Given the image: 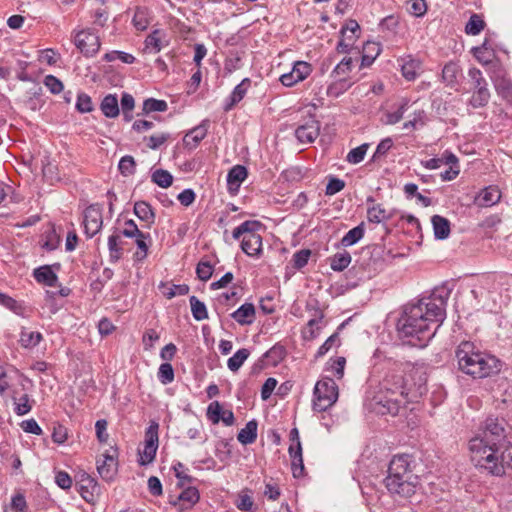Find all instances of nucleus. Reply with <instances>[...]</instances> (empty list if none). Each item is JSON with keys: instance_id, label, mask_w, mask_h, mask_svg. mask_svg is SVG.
Wrapping results in <instances>:
<instances>
[{"instance_id": "nucleus-4", "label": "nucleus", "mask_w": 512, "mask_h": 512, "mask_svg": "<svg viewBox=\"0 0 512 512\" xmlns=\"http://www.w3.org/2000/svg\"><path fill=\"white\" fill-rule=\"evenodd\" d=\"M412 462V456L409 454H398L390 460L387 475L383 480L390 495L408 499L415 494L418 477L412 471Z\"/></svg>"}, {"instance_id": "nucleus-26", "label": "nucleus", "mask_w": 512, "mask_h": 512, "mask_svg": "<svg viewBox=\"0 0 512 512\" xmlns=\"http://www.w3.org/2000/svg\"><path fill=\"white\" fill-rule=\"evenodd\" d=\"M457 161V157L450 151H445L441 157L432 158L426 161H422V165L429 169L434 170L440 168L443 164H449Z\"/></svg>"}, {"instance_id": "nucleus-34", "label": "nucleus", "mask_w": 512, "mask_h": 512, "mask_svg": "<svg viewBox=\"0 0 512 512\" xmlns=\"http://www.w3.org/2000/svg\"><path fill=\"white\" fill-rule=\"evenodd\" d=\"M189 302L195 320L202 321L208 318V311L204 302L200 301L196 296H191Z\"/></svg>"}, {"instance_id": "nucleus-51", "label": "nucleus", "mask_w": 512, "mask_h": 512, "mask_svg": "<svg viewBox=\"0 0 512 512\" xmlns=\"http://www.w3.org/2000/svg\"><path fill=\"white\" fill-rule=\"evenodd\" d=\"M419 63L411 60L402 65L401 71L402 75L408 81L414 80L418 76Z\"/></svg>"}, {"instance_id": "nucleus-5", "label": "nucleus", "mask_w": 512, "mask_h": 512, "mask_svg": "<svg viewBox=\"0 0 512 512\" xmlns=\"http://www.w3.org/2000/svg\"><path fill=\"white\" fill-rule=\"evenodd\" d=\"M458 368L473 378H485L500 370V361L487 353L480 352L469 341H463L456 349Z\"/></svg>"}, {"instance_id": "nucleus-57", "label": "nucleus", "mask_w": 512, "mask_h": 512, "mask_svg": "<svg viewBox=\"0 0 512 512\" xmlns=\"http://www.w3.org/2000/svg\"><path fill=\"white\" fill-rule=\"evenodd\" d=\"M199 498V492L195 487H188L178 497L179 500L187 501L190 505L197 503Z\"/></svg>"}, {"instance_id": "nucleus-37", "label": "nucleus", "mask_w": 512, "mask_h": 512, "mask_svg": "<svg viewBox=\"0 0 512 512\" xmlns=\"http://www.w3.org/2000/svg\"><path fill=\"white\" fill-rule=\"evenodd\" d=\"M250 352L246 348L239 349L232 357L227 361V366L232 372H236L240 369L243 363L249 357Z\"/></svg>"}, {"instance_id": "nucleus-31", "label": "nucleus", "mask_w": 512, "mask_h": 512, "mask_svg": "<svg viewBox=\"0 0 512 512\" xmlns=\"http://www.w3.org/2000/svg\"><path fill=\"white\" fill-rule=\"evenodd\" d=\"M0 305L5 308L11 310L16 315L24 316L25 315V307L22 302L15 300L7 294L0 292Z\"/></svg>"}, {"instance_id": "nucleus-40", "label": "nucleus", "mask_w": 512, "mask_h": 512, "mask_svg": "<svg viewBox=\"0 0 512 512\" xmlns=\"http://www.w3.org/2000/svg\"><path fill=\"white\" fill-rule=\"evenodd\" d=\"M485 26V22L482 17L478 14H472L466 23L465 32L468 35H478Z\"/></svg>"}, {"instance_id": "nucleus-27", "label": "nucleus", "mask_w": 512, "mask_h": 512, "mask_svg": "<svg viewBox=\"0 0 512 512\" xmlns=\"http://www.w3.org/2000/svg\"><path fill=\"white\" fill-rule=\"evenodd\" d=\"M390 217L391 214L381 204H375L367 209V218L371 223L379 224Z\"/></svg>"}, {"instance_id": "nucleus-9", "label": "nucleus", "mask_w": 512, "mask_h": 512, "mask_svg": "<svg viewBox=\"0 0 512 512\" xmlns=\"http://www.w3.org/2000/svg\"><path fill=\"white\" fill-rule=\"evenodd\" d=\"M158 429V423L152 421L145 432V446L140 459L141 465H147L155 459L158 448Z\"/></svg>"}, {"instance_id": "nucleus-8", "label": "nucleus", "mask_w": 512, "mask_h": 512, "mask_svg": "<svg viewBox=\"0 0 512 512\" xmlns=\"http://www.w3.org/2000/svg\"><path fill=\"white\" fill-rule=\"evenodd\" d=\"M74 44L86 57L94 56L100 49L99 37L90 30L78 31L74 36Z\"/></svg>"}, {"instance_id": "nucleus-54", "label": "nucleus", "mask_w": 512, "mask_h": 512, "mask_svg": "<svg viewBox=\"0 0 512 512\" xmlns=\"http://www.w3.org/2000/svg\"><path fill=\"white\" fill-rule=\"evenodd\" d=\"M196 274L202 281H207L213 274V266L207 261H200L196 267Z\"/></svg>"}, {"instance_id": "nucleus-6", "label": "nucleus", "mask_w": 512, "mask_h": 512, "mask_svg": "<svg viewBox=\"0 0 512 512\" xmlns=\"http://www.w3.org/2000/svg\"><path fill=\"white\" fill-rule=\"evenodd\" d=\"M313 408L318 412L326 411L338 399V387L332 378L319 380L314 387Z\"/></svg>"}, {"instance_id": "nucleus-53", "label": "nucleus", "mask_w": 512, "mask_h": 512, "mask_svg": "<svg viewBox=\"0 0 512 512\" xmlns=\"http://www.w3.org/2000/svg\"><path fill=\"white\" fill-rule=\"evenodd\" d=\"M76 109L80 113H88L93 110L91 97L85 93L78 94Z\"/></svg>"}, {"instance_id": "nucleus-42", "label": "nucleus", "mask_w": 512, "mask_h": 512, "mask_svg": "<svg viewBox=\"0 0 512 512\" xmlns=\"http://www.w3.org/2000/svg\"><path fill=\"white\" fill-rule=\"evenodd\" d=\"M168 109L167 102L154 98H148L143 103V112L145 114L151 112H165Z\"/></svg>"}, {"instance_id": "nucleus-7", "label": "nucleus", "mask_w": 512, "mask_h": 512, "mask_svg": "<svg viewBox=\"0 0 512 512\" xmlns=\"http://www.w3.org/2000/svg\"><path fill=\"white\" fill-rule=\"evenodd\" d=\"M471 98L469 104L473 108H481L488 104L491 94L488 88V83L484 78L482 72L473 67L468 71Z\"/></svg>"}, {"instance_id": "nucleus-12", "label": "nucleus", "mask_w": 512, "mask_h": 512, "mask_svg": "<svg viewBox=\"0 0 512 512\" xmlns=\"http://www.w3.org/2000/svg\"><path fill=\"white\" fill-rule=\"evenodd\" d=\"M320 124L315 119H309L295 130V136L301 143H312L319 135Z\"/></svg>"}, {"instance_id": "nucleus-58", "label": "nucleus", "mask_w": 512, "mask_h": 512, "mask_svg": "<svg viewBox=\"0 0 512 512\" xmlns=\"http://www.w3.org/2000/svg\"><path fill=\"white\" fill-rule=\"evenodd\" d=\"M222 406L218 401L209 404L207 408V416L213 423H218L222 414Z\"/></svg>"}, {"instance_id": "nucleus-46", "label": "nucleus", "mask_w": 512, "mask_h": 512, "mask_svg": "<svg viewBox=\"0 0 512 512\" xmlns=\"http://www.w3.org/2000/svg\"><path fill=\"white\" fill-rule=\"evenodd\" d=\"M135 160L130 155L123 156L118 164V169L123 176H130L135 173Z\"/></svg>"}, {"instance_id": "nucleus-47", "label": "nucleus", "mask_w": 512, "mask_h": 512, "mask_svg": "<svg viewBox=\"0 0 512 512\" xmlns=\"http://www.w3.org/2000/svg\"><path fill=\"white\" fill-rule=\"evenodd\" d=\"M474 56L476 59L482 63L483 65H490L492 63L493 53L486 47V42L483 43L480 47H475L473 49Z\"/></svg>"}, {"instance_id": "nucleus-19", "label": "nucleus", "mask_w": 512, "mask_h": 512, "mask_svg": "<svg viewBox=\"0 0 512 512\" xmlns=\"http://www.w3.org/2000/svg\"><path fill=\"white\" fill-rule=\"evenodd\" d=\"M207 134V124L202 123L199 126L191 129L184 137L183 142L186 147L195 148L199 142L204 139Z\"/></svg>"}, {"instance_id": "nucleus-13", "label": "nucleus", "mask_w": 512, "mask_h": 512, "mask_svg": "<svg viewBox=\"0 0 512 512\" xmlns=\"http://www.w3.org/2000/svg\"><path fill=\"white\" fill-rule=\"evenodd\" d=\"M241 248L248 256H256L262 250V237L255 232L245 235L241 242Z\"/></svg>"}, {"instance_id": "nucleus-39", "label": "nucleus", "mask_w": 512, "mask_h": 512, "mask_svg": "<svg viewBox=\"0 0 512 512\" xmlns=\"http://www.w3.org/2000/svg\"><path fill=\"white\" fill-rule=\"evenodd\" d=\"M285 356L286 350L281 345H274L263 355L267 359L268 364L272 366H276Z\"/></svg>"}, {"instance_id": "nucleus-23", "label": "nucleus", "mask_w": 512, "mask_h": 512, "mask_svg": "<svg viewBox=\"0 0 512 512\" xmlns=\"http://www.w3.org/2000/svg\"><path fill=\"white\" fill-rule=\"evenodd\" d=\"M431 222L436 239L444 240L448 238L450 234V223L446 218L440 215H434L431 219Z\"/></svg>"}, {"instance_id": "nucleus-18", "label": "nucleus", "mask_w": 512, "mask_h": 512, "mask_svg": "<svg viewBox=\"0 0 512 512\" xmlns=\"http://www.w3.org/2000/svg\"><path fill=\"white\" fill-rule=\"evenodd\" d=\"M33 276L37 282L45 284L50 287L56 286L58 281L57 275L52 271L51 267L48 265L36 268L33 272Z\"/></svg>"}, {"instance_id": "nucleus-25", "label": "nucleus", "mask_w": 512, "mask_h": 512, "mask_svg": "<svg viewBox=\"0 0 512 512\" xmlns=\"http://www.w3.org/2000/svg\"><path fill=\"white\" fill-rule=\"evenodd\" d=\"M134 213L140 220L147 222L149 225L155 221V213L151 205L145 201H137L134 204Z\"/></svg>"}, {"instance_id": "nucleus-43", "label": "nucleus", "mask_w": 512, "mask_h": 512, "mask_svg": "<svg viewBox=\"0 0 512 512\" xmlns=\"http://www.w3.org/2000/svg\"><path fill=\"white\" fill-rule=\"evenodd\" d=\"M151 178L155 184L162 188H168L169 186L172 185L173 182L172 175L168 171L163 169H157L156 171H154Z\"/></svg>"}, {"instance_id": "nucleus-52", "label": "nucleus", "mask_w": 512, "mask_h": 512, "mask_svg": "<svg viewBox=\"0 0 512 512\" xmlns=\"http://www.w3.org/2000/svg\"><path fill=\"white\" fill-rule=\"evenodd\" d=\"M408 11L410 14L421 17L427 11V5L425 0H409L408 1Z\"/></svg>"}, {"instance_id": "nucleus-22", "label": "nucleus", "mask_w": 512, "mask_h": 512, "mask_svg": "<svg viewBox=\"0 0 512 512\" xmlns=\"http://www.w3.org/2000/svg\"><path fill=\"white\" fill-rule=\"evenodd\" d=\"M257 428L258 424L256 420L247 422L245 427L239 431L237 440L243 445L254 443L257 438Z\"/></svg>"}, {"instance_id": "nucleus-11", "label": "nucleus", "mask_w": 512, "mask_h": 512, "mask_svg": "<svg viewBox=\"0 0 512 512\" xmlns=\"http://www.w3.org/2000/svg\"><path fill=\"white\" fill-rule=\"evenodd\" d=\"M311 72V64L305 61H297L294 63L290 72L281 75L280 82L286 87H292L296 83L306 79Z\"/></svg>"}, {"instance_id": "nucleus-61", "label": "nucleus", "mask_w": 512, "mask_h": 512, "mask_svg": "<svg viewBox=\"0 0 512 512\" xmlns=\"http://www.w3.org/2000/svg\"><path fill=\"white\" fill-rule=\"evenodd\" d=\"M393 146V141L391 138H385L383 139L378 145H377V148H376V151L373 155V159L376 160L382 156H385L386 153L392 148Z\"/></svg>"}, {"instance_id": "nucleus-1", "label": "nucleus", "mask_w": 512, "mask_h": 512, "mask_svg": "<svg viewBox=\"0 0 512 512\" xmlns=\"http://www.w3.org/2000/svg\"><path fill=\"white\" fill-rule=\"evenodd\" d=\"M449 295L448 289L437 287L429 297L407 305L397 322L399 337L411 338L413 346L425 347L446 317Z\"/></svg>"}, {"instance_id": "nucleus-10", "label": "nucleus", "mask_w": 512, "mask_h": 512, "mask_svg": "<svg viewBox=\"0 0 512 512\" xmlns=\"http://www.w3.org/2000/svg\"><path fill=\"white\" fill-rule=\"evenodd\" d=\"M102 208L97 204L88 206L84 211V230L87 237L92 238L102 228Z\"/></svg>"}, {"instance_id": "nucleus-50", "label": "nucleus", "mask_w": 512, "mask_h": 512, "mask_svg": "<svg viewBox=\"0 0 512 512\" xmlns=\"http://www.w3.org/2000/svg\"><path fill=\"white\" fill-rule=\"evenodd\" d=\"M322 318H323V315L320 314L318 317L313 318L308 322L307 328L304 331L305 339H314L318 336L319 330H320L319 324L321 323Z\"/></svg>"}, {"instance_id": "nucleus-20", "label": "nucleus", "mask_w": 512, "mask_h": 512, "mask_svg": "<svg viewBox=\"0 0 512 512\" xmlns=\"http://www.w3.org/2000/svg\"><path fill=\"white\" fill-rule=\"evenodd\" d=\"M100 110L102 111L105 117L116 118L120 113L118 99L116 95H106L101 101Z\"/></svg>"}, {"instance_id": "nucleus-21", "label": "nucleus", "mask_w": 512, "mask_h": 512, "mask_svg": "<svg viewBox=\"0 0 512 512\" xmlns=\"http://www.w3.org/2000/svg\"><path fill=\"white\" fill-rule=\"evenodd\" d=\"M247 177V169L242 165L234 166L227 175V184L230 190H237Z\"/></svg>"}, {"instance_id": "nucleus-17", "label": "nucleus", "mask_w": 512, "mask_h": 512, "mask_svg": "<svg viewBox=\"0 0 512 512\" xmlns=\"http://www.w3.org/2000/svg\"><path fill=\"white\" fill-rule=\"evenodd\" d=\"M289 454L292 459L291 467L293 476L295 478L302 477L304 474V463L301 443H298V447H294V444H291L289 447Z\"/></svg>"}, {"instance_id": "nucleus-64", "label": "nucleus", "mask_w": 512, "mask_h": 512, "mask_svg": "<svg viewBox=\"0 0 512 512\" xmlns=\"http://www.w3.org/2000/svg\"><path fill=\"white\" fill-rule=\"evenodd\" d=\"M345 187L343 180L338 178H331L326 186V195H334L340 192Z\"/></svg>"}, {"instance_id": "nucleus-55", "label": "nucleus", "mask_w": 512, "mask_h": 512, "mask_svg": "<svg viewBox=\"0 0 512 512\" xmlns=\"http://www.w3.org/2000/svg\"><path fill=\"white\" fill-rule=\"evenodd\" d=\"M310 256L311 251L309 249H302L296 252L292 258L294 267L297 269L303 268L308 263Z\"/></svg>"}, {"instance_id": "nucleus-45", "label": "nucleus", "mask_w": 512, "mask_h": 512, "mask_svg": "<svg viewBox=\"0 0 512 512\" xmlns=\"http://www.w3.org/2000/svg\"><path fill=\"white\" fill-rule=\"evenodd\" d=\"M158 379L163 385L174 381V369L170 363H162L158 370Z\"/></svg>"}, {"instance_id": "nucleus-48", "label": "nucleus", "mask_w": 512, "mask_h": 512, "mask_svg": "<svg viewBox=\"0 0 512 512\" xmlns=\"http://www.w3.org/2000/svg\"><path fill=\"white\" fill-rule=\"evenodd\" d=\"M145 50L149 53H158L161 50L159 31L149 34L145 40Z\"/></svg>"}, {"instance_id": "nucleus-41", "label": "nucleus", "mask_w": 512, "mask_h": 512, "mask_svg": "<svg viewBox=\"0 0 512 512\" xmlns=\"http://www.w3.org/2000/svg\"><path fill=\"white\" fill-rule=\"evenodd\" d=\"M494 86L499 94L503 97H509L512 94V84L505 78H500L499 73H495L491 76Z\"/></svg>"}, {"instance_id": "nucleus-28", "label": "nucleus", "mask_w": 512, "mask_h": 512, "mask_svg": "<svg viewBox=\"0 0 512 512\" xmlns=\"http://www.w3.org/2000/svg\"><path fill=\"white\" fill-rule=\"evenodd\" d=\"M121 237L118 234H112L108 238V249L110 262L116 263L122 257L123 249L120 246Z\"/></svg>"}, {"instance_id": "nucleus-15", "label": "nucleus", "mask_w": 512, "mask_h": 512, "mask_svg": "<svg viewBox=\"0 0 512 512\" xmlns=\"http://www.w3.org/2000/svg\"><path fill=\"white\" fill-rule=\"evenodd\" d=\"M102 462L97 461V471L100 477L105 481H111L117 472V462L112 455H103Z\"/></svg>"}, {"instance_id": "nucleus-32", "label": "nucleus", "mask_w": 512, "mask_h": 512, "mask_svg": "<svg viewBox=\"0 0 512 512\" xmlns=\"http://www.w3.org/2000/svg\"><path fill=\"white\" fill-rule=\"evenodd\" d=\"M460 68L456 63L450 62L446 64L442 70V79L450 87H454L457 83Z\"/></svg>"}, {"instance_id": "nucleus-60", "label": "nucleus", "mask_w": 512, "mask_h": 512, "mask_svg": "<svg viewBox=\"0 0 512 512\" xmlns=\"http://www.w3.org/2000/svg\"><path fill=\"white\" fill-rule=\"evenodd\" d=\"M357 38H358V35L342 36L341 40L338 42L337 51L339 53H348Z\"/></svg>"}, {"instance_id": "nucleus-59", "label": "nucleus", "mask_w": 512, "mask_h": 512, "mask_svg": "<svg viewBox=\"0 0 512 512\" xmlns=\"http://www.w3.org/2000/svg\"><path fill=\"white\" fill-rule=\"evenodd\" d=\"M449 169L445 170L440 174L443 181H451L455 179L460 173L459 161L449 163Z\"/></svg>"}, {"instance_id": "nucleus-49", "label": "nucleus", "mask_w": 512, "mask_h": 512, "mask_svg": "<svg viewBox=\"0 0 512 512\" xmlns=\"http://www.w3.org/2000/svg\"><path fill=\"white\" fill-rule=\"evenodd\" d=\"M368 144H362L354 149H352L346 156L347 162L351 164H358L360 163L367 152Z\"/></svg>"}, {"instance_id": "nucleus-62", "label": "nucleus", "mask_w": 512, "mask_h": 512, "mask_svg": "<svg viewBox=\"0 0 512 512\" xmlns=\"http://www.w3.org/2000/svg\"><path fill=\"white\" fill-rule=\"evenodd\" d=\"M122 235L127 238H135L136 236H142V231L139 230L138 226L133 220H127L125 222Z\"/></svg>"}, {"instance_id": "nucleus-16", "label": "nucleus", "mask_w": 512, "mask_h": 512, "mask_svg": "<svg viewBox=\"0 0 512 512\" xmlns=\"http://www.w3.org/2000/svg\"><path fill=\"white\" fill-rule=\"evenodd\" d=\"M231 317L240 325L252 324L255 320V307L252 303H245L234 311Z\"/></svg>"}, {"instance_id": "nucleus-29", "label": "nucleus", "mask_w": 512, "mask_h": 512, "mask_svg": "<svg viewBox=\"0 0 512 512\" xmlns=\"http://www.w3.org/2000/svg\"><path fill=\"white\" fill-rule=\"evenodd\" d=\"M364 223H360L358 226L349 230L341 239V244L344 247L352 246L357 243L364 236Z\"/></svg>"}, {"instance_id": "nucleus-35", "label": "nucleus", "mask_w": 512, "mask_h": 512, "mask_svg": "<svg viewBox=\"0 0 512 512\" xmlns=\"http://www.w3.org/2000/svg\"><path fill=\"white\" fill-rule=\"evenodd\" d=\"M42 340V334L36 331L23 330L20 334V344L24 348H33Z\"/></svg>"}, {"instance_id": "nucleus-24", "label": "nucleus", "mask_w": 512, "mask_h": 512, "mask_svg": "<svg viewBox=\"0 0 512 512\" xmlns=\"http://www.w3.org/2000/svg\"><path fill=\"white\" fill-rule=\"evenodd\" d=\"M250 84H251V80L249 78H245L241 81V83H239L234 88V90L232 91L230 98H229L230 102L227 103L225 106L226 111H229L230 109H232V107L235 104H237L244 98L248 88L250 87Z\"/></svg>"}, {"instance_id": "nucleus-30", "label": "nucleus", "mask_w": 512, "mask_h": 512, "mask_svg": "<svg viewBox=\"0 0 512 512\" xmlns=\"http://www.w3.org/2000/svg\"><path fill=\"white\" fill-rule=\"evenodd\" d=\"M97 489H98V486H97L96 480L88 474H83L82 479L80 481V487H79V491H80L82 497L86 501H90L88 494L92 497L94 494V491Z\"/></svg>"}, {"instance_id": "nucleus-44", "label": "nucleus", "mask_w": 512, "mask_h": 512, "mask_svg": "<svg viewBox=\"0 0 512 512\" xmlns=\"http://www.w3.org/2000/svg\"><path fill=\"white\" fill-rule=\"evenodd\" d=\"M340 345V337L339 333L335 332L327 340L319 347L315 357H323L326 355L333 347H337Z\"/></svg>"}, {"instance_id": "nucleus-38", "label": "nucleus", "mask_w": 512, "mask_h": 512, "mask_svg": "<svg viewBox=\"0 0 512 512\" xmlns=\"http://www.w3.org/2000/svg\"><path fill=\"white\" fill-rule=\"evenodd\" d=\"M262 224L259 221L247 220L233 230V238L239 239L241 236L257 231Z\"/></svg>"}, {"instance_id": "nucleus-14", "label": "nucleus", "mask_w": 512, "mask_h": 512, "mask_svg": "<svg viewBox=\"0 0 512 512\" xmlns=\"http://www.w3.org/2000/svg\"><path fill=\"white\" fill-rule=\"evenodd\" d=\"M501 199V191L497 186L484 188L476 197V203L481 207H490L497 204Z\"/></svg>"}, {"instance_id": "nucleus-2", "label": "nucleus", "mask_w": 512, "mask_h": 512, "mask_svg": "<svg viewBox=\"0 0 512 512\" xmlns=\"http://www.w3.org/2000/svg\"><path fill=\"white\" fill-rule=\"evenodd\" d=\"M505 424L504 419L488 417L481 434L469 442L472 462L494 476L503 475V465L498 463V451L506 438Z\"/></svg>"}, {"instance_id": "nucleus-63", "label": "nucleus", "mask_w": 512, "mask_h": 512, "mask_svg": "<svg viewBox=\"0 0 512 512\" xmlns=\"http://www.w3.org/2000/svg\"><path fill=\"white\" fill-rule=\"evenodd\" d=\"M20 426H21L22 430L26 433H31V434H35V435L42 434V429L38 425V423L36 422L35 419L24 420L21 422Z\"/></svg>"}, {"instance_id": "nucleus-33", "label": "nucleus", "mask_w": 512, "mask_h": 512, "mask_svg": "<svg viewBox=\"0 0 512 512\" xmlns=\"http://www.w3.org/2000/svg\"><path fill=\"white\" fill-rule=\"evenodd\" d=\"M351 263V255L347 251L336 253L330 258V267L334 271H343Z\"/></svg>"}, {"instance_id": "nucleus-56", "label": "nucleus", "mask_w": 512, "mask_h": 512, "mask_svg": "<svg viewBox=\"0 0 512 512\" xmlns=\"http://www.w3.org/2000/svg\"><path fill=\"white\" fill-rule=\"evenodd\" d=\"M44 85L53 94H59L64 88L63 83L54 75L45 76Z\"/></svg>"}, {"instance_id": "nucleus-3", "label": "nucleus", "mask_w": 512, "mask_h": 512, "mask_svg": "<svg viewBox=\"0 0 512 512\" xmlns=\"http://www.w3.org/2000/svg\"><path fill=\"white\" fill-rule=\"evenodd\" d=\"M419 381L418 384H411L402 372L389 373L383 380V391L375 398L377 411L381 414L397 415L406 403L422 394L425 379L420 377Z\"/></svg>"}, {"instance_id": "nucleus-36", "label": "nucleus", "mask_w": 512, "mask_h": 512, "mask_svg": "<svg viewBox=\"0 0 512 512\" xmlns=\"http://www.w3.org/2000/svg\"><path fill=\"white\" fill-rule=\"evenodd\" d=\"M135 239H136L135 242H136L138 250L134 253L133 258L135 261H143L147 257L148 249H149V246L146 243V240L147 239L150 240L151 236L149 233L142 232V236H136Z\"/></svg>"}]
</instances>
